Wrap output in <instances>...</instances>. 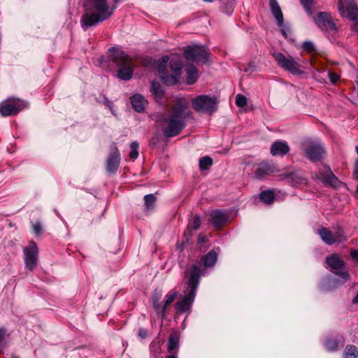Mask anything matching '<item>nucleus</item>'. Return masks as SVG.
<instances>
[{
    "instance_id": "1",
    "label": "nucleus",
    "mask_w": 358,
    "mask_h": 358,
    "mask_svg": "<svg viewBox=\"0 0 358 358\" xmlns=\"http://www.w3.org/2000/svg\"><path fill=\"white\" fill-rule=\"evenodd\" d=\"M83 7L85 13L81 19L83 28L95 26L109 19L117 8L110 0H85Z\"/></svg>"
},
{
    "instance_id": "2",
    "label": "nucleus",
    "mask_w": 358,
    "mask_h": 358,
    "mask_svg": "<svg viewBox=\"0 0 358 358\" xmlns=\"http://www.w3.org/2000/svg\"><path fill=\"white\" fill-rule=\"evenodd\" d=\"M188 103L178 102L172 113L166 119L163 124L164 134L166 137L178 135L185 127V119L191 115L188 110Z\"/></svg>"
},
{
    "instance_id": "3",
    "label": "nucleus",
    "mask_w": 358,
    "mask_h": 358,
    "mask_svg": "<svg viewBox=\"0 0 358 358\" xmlns=\"http://www.w3.org/2000/svg\"><path fill=\"white\" fill-rule=\"evenodd\" d=\"M203 273V272L199 265L194 266L189 271L185 273L187 284L190 290L188 294H185L181 300L176 303L175 308L177 313H184L190 309L195 299L200 278Z\"/></svg>"
},
{
    "instance_id": "4",
    "label": "nucleus",
    "mask_w": 358,
    "mask_h": 358,
    "mask_svg": "<svg viewBox=\"0 0 358 358\" xmlns=\"http://www.w3.org/2000/svg\"><path fill=\"white\" fill-rule=\"evenodd\" d=\"M169 60L168 56L162 57L158 62L157 69L162 80L167 85H173L179 81L182 65L180 61L174 59L168 65Z\"/></svg>"
},
{
    "instance_id": "5",
    "label": "nucleus",
    "mask_w": 358,
    "mask_h": 358,
    "mask_svg": "<svg viewBox=\"0 0 358 358\" xmlns=\"http://www.w3.org/2000/svg\"><path fill=\"white\" fill-rule=\"evenodd\" d=\"M110 58L118 67L117 77L123 80H129L134 73V67L131 57L124 51L113 48L109 49Z\"/></svg>"
},
{
    "instance_id": "6",
    "label": "nucleus",
    "mask_w": 358,
    "mask_h": 358,
    "mask_svg": "<svg viewBox=\"0 0 358 358\" xmlns=\"http://www.w3.org/2000/svg\"><path fill=\"white\" fill-rule=\"evenodd\" d=\"M28 106V103L17 97H9L0 103V115L2 117L14 116Z\"/></svg>"
},
{
    "instance_id": "7",
    "label": "nucleus",
    "mask_w": 358,
    "mask_h": 358,
    "mask_svg": "<svg viewBox=\"0 0 358 358\" xmlns=\"http://www.w3.org/2000/svg\"><path fill=\"white\" fill-rule=\"evenodd\" d=\"M273 57L278 65L282 69L289 71L292 74H301L302 73L299 62L292 56L286 57L281 52H275Z\"/></svg>"
},
{
    "instance_id": "8",
    "label": "nucleus",
    "mask_w": 358,
    "mask_h": 358,
    "mask_svg": "<svg viewBox=\"0 0 358 358\" xmlns=\"http://www.w3.org/2000/svg\"><path fill=\"white\" fill-rule=\"evenodd\" d=\"M192 103L193 108L197 112L212 113L217 109L216 99L207 95L196 96Z\"/></svg>"
},
{
    "instance_id": "9",
    "label": "nucleus",
    "mask_w": 358,
    "mask_h": 358,
    "mask_svg": "<svg viewBox=\"0 0 358 358\" xmlns=\"http://www.w3.org/2000/svg\"><path fill=\"white\" fill-rule=\"evenodd\" d=\"M317 233L321 239L328 245L341 243L346 240L343 230L341 227H338L334 231L329 230L326 227H321L317 230Z\"/></svg>"
},
{
    "instance_id": "10",
    "label": "nucleus",
    "mask_w": 358,
    "mask_h": 358,
    "mask_svg": "<svg viewBox=\"0 0 358 358\" xmlns=\"http://www.w3.org/2000/svg\"><path fill=\"white\" fill-rule=\"evenodd\" d=\"M303 148L306 157L311 162L320 161L325 154L323 146L317 142L306 141L303 143Z\"/></svg>"
},
{
    "instance_id": "11",
    "label": "nucleus",
    "mask_w": 358,
    "mask_h": 358,
    "mask_svg": "<svg viewBox=\"0 0 358 358\" xmlns=\"http://www.w3.org/2000/svg\"><path fill=\"white\" fill-rule=\"evenodd\" d=\"M338 9L342 17L352 22L358 20V6L354 0H338Z\"/></svg>"
},
{
    "instance_id": "12",
    "label": "nucleus",
    "mask_w": 358,
    "mask_h": 358,
    "mask_svg": "<svg viewBox=\"0 0 358 358\" xmlns=\"http://www.w3.org/2000/svg\"><path fill=\"white\" fill-rule=\"evenodd\" d=\"M208 55L206 48L199 45L189 46L184 52L185 58L194 62H206Z\"/></svg>"
},
{
    "instance_id": "13",
    "label": "nucleus",
    "mask_w": 358,
    "mask_h": 358,
    "mask_svg": "<svg viewBox=\"0 0 358 358\" xmlns=\"http://www.w3.org/2000/svg\"><path fill=\"white\" fill-rule=\"evenodd\" d=\"M23 253L25 267L29 271H33L38 262V250L36 243L34 241L29 242V245L24 248Z\"/></svg>"
},
{
    "instance_id": "14",
    "label": "nucleus",
    "mask_w": 358,
    "mask_h": 358,
    "mask_svg": "<svg viewBox=\"0 0 358 358\" xmlns=\"http://www.w3.org/2000/svg\"><path fill=\"white\" fill-rule=\"evenodd\" d=\"M120 152L115 144L113 143L106 160V168L107 171L110 173H115L120 166Z\"/></svg>"
},
{
    "instance_id": "15",
    "label": "nucleus",
    "mask_w": 358,
    "mask_h": 358,
    "mask_svg": "<svg viewBox=\"0 0 358 358\" xmlns=\"http://www.w3.org/2000/svg\"><path fill=\"white\" fill-rule=\"evenodd\" d=\"M317 26L326 32H335L336 31V24L332 22L330 14L326 12L320 13L315 19Z\"/></svg>"
},
{
    "instance_id": "16",
    "label": "nucleus",
    "mask_w": 358,
    "mask_h": 358,
    "mask_svg": "<svg viewBox=\"0 0 358 358\" xmlns=\"http://www.w3.org/2000/svg\"><path fill=\"white\" fill-rule=\"evenodd\" d=\"M278 171L274 164L263 162L257 166L254 174L256 179L262 180Z\"/></svg>"
},
{
    "instance_id": "17",
    "label": "nucleus",
    "mask_w": 358,
    "mask_h": 358,
    "mask_svg": "<svg viewBox=\"0 0 358 358\" xmlns=\"http://www.w3.org/2000/svg\"><path fill=\"white\" fill-rule=\"evenodd\" d=\"M217 260V254L214 250H211L206 255L203 256L200 262L191 266L186 271V273L189 271L194 266L199 265L200 268L203 272V273L201 275H203L205 273V268H210L213 266L215 264Z\"/></svg>"
},
{
    "instance_id": "18",
    "label": "nucleus",
    "mask_w": 358,
    "mask_h": 358,
    "mask_svg": "<svg viewBox=\"0 0 358 358\" xmlns=\"http://www.w3.org/2000/svg\"><path fill=\"white\" fill-rule=\"evenodd\" d=\"M210 220L215 227H220L227 222L228 215L222 210H215L210 213Z\"/></svg>"
},
{
    "instance_id": "19",
    "label": "nucleus",
    "mask_w": 358,
    "mask_h": 358,
    "mask_svg": "<svg viewBox=\"0 0 358 358\" xmlns=\"http://www.w3.org/2000/svg\"><path fill=\"white\" fill-rule=\"evenodd\" d=\"M326 263L333 272L342 269L345 266L343 260L337 254H333L327 257Z\"/></svg>"
},
{
    "instance_id": "20",
    "label": "nucleus",
    "mask_w": 358,
    "mask_h": 358,
    "mask_svg": "<svg viewBox=\"0 0 358 358\" xmlns=\"http://www.w3.org/2000/svg\"><path fill=\"white\" fill-rule=\"evenodd\" d=\"M289 151V147L285 141H278L271 147V154L273 156L285 155Z\"/></svg>"
},
{
    "instance_id": "21",
    "label": "nucleus",
    "mask_w": 358,
    "mask_h": 358,
    "mask_svg": "<svg viewBox=\"0 0 358 358\" xmlns=\"http://www.w3.org/2000/svg\"><path fill=\"white\" fill-rule=\"evenodd\" d=\"M131 103L134 109L138 112H143L145 109L147 101L141 94H135L131 98Z\"/></svg>"
},
{
    "instance_id": "22",
    "label": "nucleus",
    "mask_w": 358,
    "mask_h": 358,
    "mask_svg": "<svg viewBox=\"0 0 358 358\" xmlns=\"http://www.w3.org/2000/svg\"><path fill=\"white\" fill-rule=\"evenodd\" d=\"M178 292L177 291H171L166 295L164 304L162 309V317L165 318L169 310V306L177 298Z\"/></svg>"
},
{
    "instance_id": "23",
    "label": "nucleus",
    "mask_w": 358,
    "mask_h": 358,
    "mask_svg": "<svg viewBox=\"0 0 358 358\" xmlns=\"http://www.w3.org/2000/svg\"><path fill=\"white\" fill-rule=\"evenodd\" d=\"M271 12L275 17L279 27H283V15L281 9L275 0L270 1Z\"/></svg>"
},
{
    "instance_id": "24",
    "label": "nucleus",
    "mask_w": 358,
    "mask_h": 358,
    "mask_svg": "<svg viewBox=\"0 0 358 358\" xmlns=\"http://www.w3.org/2000/svg\"><path fill=\"white\" fill-rule=\"evenodd\" d=\"M186 79L188 85L195 83L199 77L197 69L194 66H190L186 69Z\"/></svg>"
},
{
    "instance_id": "25",
    "label": "nucleus",
    "mask_w": 358,
    "mask_h": 358,
    "mask_svg": "<svg viewBox=\"0 0 358 358\" xmlns=\"http://www.w3.org/2000/svg\"><path fill=\"white\" fill-rule=\"evenodd\" d=\"M259 199L262 202L266 204H271L273 202L274 194L271 190L264 191L260 194Z\"/></svg>"
},
{
    "instance_id": "26",
    "label": "nucleus",
    "mask_w": 358,
    "mask_h": 358,
    "mask_svg": "<svg viewBox=\"0 0 358 358\" xmlns=\"http://www.w3.org/2000/svg\"><path fill=\"white\" fill-rule=\"evenodd\" d=\"M151 92L158 99H161L164 94V90H163L161 85L156 82L152 83Z\"/></svg>"
},
{
    "instance_id": "27",
    "label": "nucleus",
    "mask_w": 358,
    "mask_h": 358,
    "mask_svg": "<svg viewBox=\"0 0 358 358\" xmlns=\"http://www.w3.org/2000/svg\"><path fill=\"white\" fill-rule=\"evenodd\" d=\"M358 350L354 345H348L345 350L344 358H357Z\"/></svg>"
},
{
    "instance_id": "28",
    "label": "nucleus",
    "mask_w": 358,
    "mask_h": 358,
    "mask_svg": "<svg viewBox=\"0 0 358 358\" xmlns=\"http://www.w3.org/2000/svg\"><path fill=\"white\" fill-rule=\"evenodd\" d=\"M213 165V159L210 157H203L199 160V168L206 170Z\"/></svg>"
},
{
    "instance_id": "29",
    "label": "nucleus",
    "mask_w": 358,
    "mask_h": 358,
    "mask_svg": "<svg viewBox=\"0 0 358 358\" xmlns=\"http://www.w3.org/2000/svg\"><path fill=\"white\" fill-rule=\"evenodd\" d=\"M336 275H338L341 278V282L344 283L347 282L350 278V273L348 271L343 269V268L341 270H337L334 271Z\"/></svg>"
},
{
    "instance_id": "30",
    "label": "nucleus",
    "mask_w": 358,
    "mask_h": 358,
    "mask_svg": "<svg viewBox=\"0 0 358 358\" xmlns=\"http://www.w3.org/2000/svg\"><path fill=\"white\" fill-rule=\"evenodd\" d=\"M138 143L136 141L132 142L130 145L131 152L129 153V157L133 160L137 159L138 156Z\"/></svg>"
},
{
    "instance_id": "31",
    "label": "nucleus",
    "mask_w": 358,
    "mask_h": 358,
    "mask_svg": "<svg viewBox=\"0 0 358 358\" xmlns=\"http://www.w3.org/2000/svg\"><path fill=\"white\" fill-rule=\"evenodd\" d=\"M178 338L173 335H171L169 338L168 343V350L169 352L174 350L178 345Z\"/></svg>"
},
{
    "instance_id": "32",
    "label": "nucleus",
    "mask_w": 358,
    "mask_h": 358,
    "mask_svg": "<svg viewBox=\"0 0 358 358\" xmlns=\"http://www.w3.org/2000/svg\"><path fill=\"white\" fill-rule=\"evenodd\" d=\"M201 225V218L199 216L196 215L194 217L193 220L188 225V227L193 229L197 230Z\"/></svg>"
},
{
    "instance_id": "33",
    "label": "nucleus",
    "mask_w": 358,
    "mask_h": 358,
    "mask_svg": "<svg viewBox=\"0 0 358 358\" xmlns=\"http://www.w3.org/2000/svg\"><path fill=\"white\" fill-rule=\"evenodd\" d=\"M145 203L148 208H151L155 202L156 197L153 194H147L144 197Z\"/></svg>"
},
{
    "instance_id": "34",
    "label": "nucleus",
    "mask_w": 358,
    "mask_h": 358,
    "mask_svg": "<svg viewBox=\"0 0 358 358\" xmlns=\"http://www.w3.org/2000/svg\"><path fill=\"white\" fill-rule=\"evenodd\" d=\"M301 3L308 14H312L311 7L314 0H300Z\"/></svg>"
},
{
    "instance_id": "35",
    "label": "nucleus",
    "mask_w": 358,
    "mask_h": 358,
    "mask_svg": "<svg viewBox=\"0 0 358 358\" xmlns=\"http://www.w3.org/2000/svg\"><path fill=\"white\" fill-rule=\"evenodd\" d=\"M247 99L245 96L238 94L236 97V104L239 107H244L247 105Z\"/></svg>"
},
{
    "instance_id": "36",
    "label": "nucleus",
    "mask_w": 358,
    "mask_h": 358,
    "mask_svg": "<svg viewBox=\"0 0 358 358\" xmlns=\"http://www.w3.org/2000/svg\"><path fill=\"white\" fill-rule=\"evenodd\" d=\"M326 348L330 351L336 350L338 348V342L334 339H330L326 342Z\"/></svg>"
},
{
    "instance_id": "37",
    "label": "nucleus",
    "mask_w": 358,
    "mask_h": 358,
    "mask_svg": "<svg viewBox=\"0 0 358 358\" xmlns=\"http://www.w3.org/2000/svg\"><path fill=\"white\" fill-rule=\"evenodd\" d=\"M302 48L306 52H307L308 53H310V52L315 51V45L310 41L304 42L302 45Z\"/></svg>"
},
{
    "instance_id": "38",
    "label": "nucleus",
    "mask_w": 358,
    "mask_h": 358,
    "mask_svg": "<svg viewBox=\"0 0 358 358\" xmlns=\"http://www.w3.org/2000/svg\"><path fill=\"white\" fill-rule=\"evenodd\" d=\"M329 77L331 80V82L334 84L336 83L340 78V76L338 74L333 72H329Z\"/></svg>"
},
{
    "instance_id": "39",
    "label": "nucleus",
    "mask_w": 358,
    "mask_h": 358,
    "mask_svg": "<svg viewBox=\"0 0 358 358\" xmlns=\"http://www.w3.org/2000/svg\"><path fill=\"white\" fill-rule=\"evenodd\" d=\"M33 229L36 234L39 235L42 231V227L39 222H36L33 225Z\"/></svg>"
},
{
    "instance_id": "40",
    "label": "nucleus",
    "mask_w": 358,
    "mask_h": 358,
    "mask_svg": "<svg viewBox=\"0 0 358 358\" xmlns=\"http://www.w3.org/2000/svg\"><path fill=\"white\" fill-rule=\"evenodd\" d=\"M350 257L352 259L358 262V250H353L350 252Z\"/></svg>"
},
{
    "instance_id": "41",
    "label": "nucleus",
    "mask_w": 358,
    "mask_h": 358,
    "mask_svg": "<svg viewBox=\"0 0 358 358\" xmlns=\"http://www.w3.org/2000/svg\"><path fill=\"white\" fill-rule=\"evenodd\" d=\"M138 336L142 338H145L148 336V331L145 329H140L138 331Z\"/></svg>"
},
{
    "instance_id": "42",
    "label": "nucleus",
    "mask_w": 358,
    "mask_h": 358,
    "mask_svg": "<svg viewBox=\"0 0 358 358\" xmlns=\"http://www.w3.org/2000/svg\"><path fill=\"white\" fill-rule=\"evenodd\" d=\"M153 306H154L155 310L157 312H159L160 311L162 313V308L160 306L159 303L157 301H155L153 303Z\"/></svg>"
},
{
    "instance_id": "43",
    "label": "nucleus",
    "mask_w": 358,
    "mask_h": 358,
    "mask_svg": "<svg viewBox=\"0 0 358 358\" xmlns=\"http://www.w3.org/2000/svg\"><path fill=\"white\" fill-rule=\"evenodd\" d=\"M6 333V331L4 328H0V342L4 339Z\"/></svg>"
},
{
    "instance_id": "44",
    "label": "nucleus",
    "mask_w": 358,
    "mask_h": 358,
    "mask_svg": "<svg viewBox=\"0 0 358 358\" xmlns=\"http://www.w3.org/2000/svg\"><path fill=\"white\" fill-rule=\"evenodd\" d=\"M354 173H355L357 178L358 179V159L355 162Z\"/></svg>"
},
{
    "instance_id": "45",
    "label": "nucleus",
    "mask_w": 358,
    "mask_h": 358,
    "mask_svg": "<svg viewBox=\"0 0 358 358\" xmlns=\"http://www.w3.org/2000/svg\"><path fill=\"white\" fill-rule=\"evenodd\" d=\"M353 22V27L352 30L355 32H358V20L357 22Z\"/></svg>"
},
{
    "instance_id": "46",
    "label": "nucleus",
    "mask_w": 358,
    "mask_h": 358,
    "mask_svg": "<svg viewBox=\"0 0 358 358\" xmlns=\"http://www.w3.org/2000/svg\"><path fill=\"white\" fill-rule=\"evenodd\" d=\"M331 184L334 185L337 182V179L336 178V177L334 175H332V176L331 178Z\"/></svg>"
},
{
    "instance_id": "47",
    "label": "nucleus",
    "mask_w": 358,
    "mask_h": 358,
    "mask_svg": "<svg viewBox=\"0 0 358 358\" xmlns=\"http://www.w3.org/2000/svg\"><path fill=\"white\" fill-rule=\"evenodd\" d=\"M198 240L199 243H203L205 241V238L203 237H201V236H199Z\"/></svg>"
},
{
    "instance_id": "48",
    "label": "nucleus",
    "mask_w": 358,
    "mask_h": 358,
    "mask_svg": "<svg viewBox=\"0 0 358 358\" xmlns=\"http://www.w3.org/2000/svg\"><path fill=\"white\" fill-rule=\"evenodd\" d=\"M120 1V0H111L110 2L117 6V3Z\"/></svg>"
},
{
    "instance_id": "49",
    "label": "nucleus",
    "mask_w": 358,
    "mask_h": 358,
    "mask_svg": "<svg viewBox=\"0 0 358 358\" xmlns=\"http://www.w3.org/2000/svg\"><path fill=\"white\" fill-rule=\"evenodd\" d=\"M166 358H178L177 355H170Z\"/></svg>"
},
{
    "instance_id": "50",
    "label": "nucleus",
    "mask_w": 358,
    "mask_h": 358,
    "mask_svg": "<svg viewBox=\"0 0 358 358\" xmlns=\"http://www.w3.org/2000/svg\"><path fill=\"white\" fill-rule=\"evenodd\" d=\"M281 32L285 36H286L285 31L283 29H281Z\"/></svg>"
},
{
    "instance_id": "51",
    "label": "nucleus",
    "mask_w": 358,
    "mask_h": 358,
    "mask_svg": "<svg viewBox=\"0 0 358 358\" xmlns=\"http://www.w3.org/2000/svg\"><path fill=\"white\" fill-rule=\"evenodd\" d=\"M302 180V182H303V183H306V179H305V178H302V180Z\"/></svg>"
},
{
    "instance_id": "52",
    "label": "nucleus",
    "mask_w": 358,
    "mask_h": 358,
    "mask_svg": "<svg viewBox=\"0 0 358 358\" xmlns=\"http://www.w3.org/2000/svg\"><path fill=\"white\" fill-rule=\"evenodd\" d=\"M204 1H207V2H212L213 0H203Z\"/></svg>"
},
{
    "instance_id": "53",
    "label": "nucleus",
    "mask_w": 358,
    "mask_h": 358,
    "mask_svg": "<svg viewBox=\"0 0 358 358\" xmlns=\"http://www.w3.org/2000/svg\"><path fill=\"white\" fill-rule=\"evenodd\" d=\"M356 152H357V153L358 155V146L356 147Z\"/></svg>"
},
{
    "instance_id": "54",
    "label": "nucleus",
    "mask_w": 358,
    "mask_h": 358,
    "mask_svg": "<svg viewBox=\"0 0 358 358\" xmlns=\"http://www.w3.org/2000/svg\"><path fill=\"white\" fill-rule=\"evenodd\" d=\"M356 192L358 194V186L357 187Z\"/></svg>"
},
{
    "instance_id": "55",
    "label": "nucleus",
    "mask_w": 358,
    "mask_h": 358,
    "mask_svg": "<svg viewBox=\"0 0 358 358\" xmlns=\"http://www.w3.org/2000/svg\"><path fill=\"white\" fill-rule=\"evenodd\" d=\"M13 358H17V357H13Z\"/></svg>"
}]
</instances>
